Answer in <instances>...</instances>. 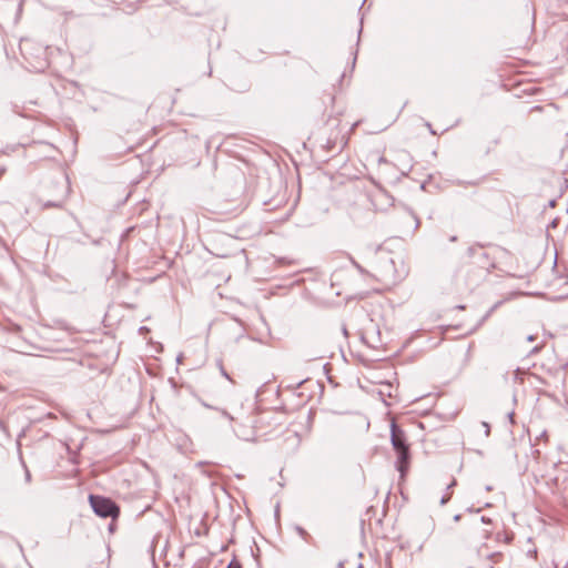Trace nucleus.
<instances>
[{
    "label": "nucleus",
    "mask_w": 568,
    "mask_h": 568,
    "mask_svg": "<svg viewBox=\"0 0 568 568\" xmlns=\"http://www.w3.org/2000/svg\"><path fill=\"white\" fill-rule=\"evenodd\" d=\"M390 443L397 456L396 467L404 477L410 464L409 445L405 432L395 422L390 424Z\"/></svg>",
    "instance_id": "obj_1"
},
{
    "label": "nucleus",
    "mask_w": 568,
    "mask_h": 568,
    "mask_svg": "<svg viewBox=\"0 0 568 568\" xmlns=\"http://www.w3.org/2000/svg\"><path fill=\"white\" fill-rule=\"evenodd\" d=\"M90 504L94 513L103 518H115L119 515V507L109 498L102 496H90Z\"/></svg>",
    "instance_id": "obj_2"
},
{
    "label": "nucleus",
    "mask_w": 568,
    "mask_h": 568,
    "mask_svg": "<svg viewBox=\"0 0 568 568\" xmlns=\"http://www.w3.org/2000/svg\"><path fill=\"white\" fill-rule=\"evenodd\" d=\"M484 254L487 257H491V263L489 266L493 268L503 270L507 267L508 261L511 258L510 253L500 246H491Z\"/></svg>",
    "instance_id": "obj_3"
},
{
    "label": "nucleus",
    "mask_w": 568,
    "mask_h": 568,
    "mask_svg": "<svg viewBox=\"0 0 568 568\" xmlns=\"http://www.w3.org/2000/svg\"><path fill=\"white\" fill-rule=\"evenodd\" d=\"M504 558L503 552H488L486 548L478 550V561L476 568H494V565L500 562Z\"/></svg>",
    "instance_id": "obj_4"
},
{
    "label": "nucleus",
    "mask_w": 568,
    "mask_h": 568,
    "mask_svg": "<svg viewBox=\"0 0 568 568\" xmlns=\"http://www.w3.org/2000/svg\"><path fill=\"white\" fill-rule=\"evenodd\" d=\"M226 568H242V565L240 564L239 560L233 559Z\"/></svg>",
    "instance_id": "obj_5"
},
{
    "label": "nucleus",
    "mask_w": 568,
    "mask_h": 568,
    "mask_svg": "<svg viewBox=\"0 0 568 568\" xmlns=\"http://www.w3.org/2000/svg\"><path fill=\"white\" fill-rule=\"evenodd\" d=\"M448 499H449V497H442L440 505L446 504Z\"/></svg>",
    "instance_id": "obj_6"
},
{
    "label": "nucleus",
    "mask_w": 568,
    "mask_h": 568,
    "mask_svg": "<svg viewBox=\"0 0 568 568\" xmlns=\"http://www.w3.org/2000/svg\"><path fill=\"white\" fill-rule=\"evenodd\" d=\"M223 414L230 419V420H234L233 416H231L230 414H227L226 412H223Z\"/></svg>",
    "instance_id": "obj_7"
},
{
    "label": "nucleus",
    "mask_w": 568,
    "mask_h": 568,
    "mask_svg": "<svg viewBox=\"0 0 568 568\" xmlns=\"http://www.w3.org/2000/svg\"><path fill=\"white\" fill-rule=\"evenodd\" d=\"M535 337L532 335L528 336V341H534Z\"/></svg>",
    "instance_id": "obj_8"
},
{
    "label": "nucleus",
    "mask_w": 568,
    "mask_h": 568,
    "mask_svg": "<svg viewBox=\"0 0 568 568\" xmlns=\"http://www.w3.org/2000/svg\"><path fill=\"white\" fill-rule=\"evenodd\" d=\"M222 373H223V375H224L226 378H229L227 373H225L223 369H222Z\"/></svg>",
    "instance_id": "obj_9"
}]
</instances>
